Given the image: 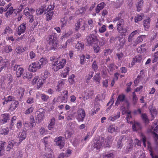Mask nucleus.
I'll list each match as a JSON object with an SVG mask.
<instances>
[{
  "label": "nucleus",
  "instance_id": "f257e3e1",
  "mask_svg": "<svg viewBox=\"0 0 158 158\" xmlns=\"http://www.w3.org/2000/svg\"><path fill=\"white\" fill-rule=\"evenodd\" d=\"M123 14L122 12L119 13L117 16L114 19L113 21L114 23L118 21L116 25L117 30L118 32L122 35H125L127 31V28L124 27L125 24L124 20L121 19Z\"/></svg>",
  "mask_w": 158,
  "mask_h": 158
},
{
  "label": "nucleus",
  "instance_id": "f03ea898",
  "mask_svg": "<svg viewBox=\"0 0 158 158\" xmlns=\"http://www.w3.org/2000/svg\"><path fill=\"white\" fill-rule=\"evenodd\" d=\"M47 40L48 44L51 47L52 49H55L57 48L59 41L56 33H52L49 35L47 38Z\"/></svg>",
  "mask_w": 158,
  "mask_h": 158
},
{
  "label": "nucleus",
  "instance_id": "7ed1b4c3",
  "mask_svg": "<svg viewBox=\"0 0 158 158\" xmlns=\"http://www.w3.org/2000/svg\"><path fill=\"white\" fill-rule=\"evenodd\" d=\"M66 63V60L65 59L56 60L52 64V69L54 71H57L63 68Z\"/></svg>",
  "mask_w": 158,
  "mask_h": 158
},
{
  "label": "nucleus",
  "instance_id": "20e7f679",
  "mask_svg": "<svg viewBox=\"0 0 158 158\" xmlns=\"http://www.w3.org/2000/svg\"><path fill=\"white\" fill-rule=\"evenodd\" d=\"M104 138L103 137H99L97 140H95L93 144V148L96 150L99 149L102 145L104 141Z\"/></svg>",
  "mask_w": 158,
  "mask_h": 158
},
{
  "label": "nucleus",
  "instance_id": "39448f33",
  "mask_svg": "<svg viewBox=\"0 0 158 158\" xmlns=\"http://www.w3.org/2000/svg\"><path fill=\"white\" fill-rule=\"evenodd\" d=\"M85 113L84 109H79L77 111L76 118L79 122H83L85 116Z\"/></svg>",
  "mask_w": 158,
  "mask_h": 158
},
{
  "label": "nucleus",
  "instance_id": "423d86ee",
  "mask_svg": "<svg viewBox=\"0 0 158 158\" xmlns=\"http://www.w3.org/2000/svg\"><path fill=\"white\" fill-rule=\"evenodd\" d=\"M38 78L39 77L38 76H35L32 81L33 85H34L36 84V89H38L42 87L44 81L43 79L40 78L38 79Z\"/></svg>",
  "mask_w": 158,
  "mask_h": 158
},
{
  "label": "nucleus",
  "instance_id": "0eeeda50",
  "mask_svg": "<svg viewBox=\"0 0 158 158\" xmlns=\"http://www.w3.org/2000/svg\"><path fill=\"white\" fill-rule=\"evenodd\" d=\"M145 73H145V71L143 69L140 71L137 78L134 81L135 86L137 85L140 81L143 80L145 78L146 76Z\"/></svg>",
  "mask_w": 158,
  "mask_h": 158
},
{
  "label": "nucleus",
  "instance_id": "6e6552de",
  "mask_svg": "<svg viewBox=\"0 0 158 158\" xmlns=\"http://www.w3.org/2000/svg\"><path fill=\"white\" fill-rule=\"evenodd\" d=\"M85 28V22L82 19H79L77 23L76 24V30L77 31L81 29L82 31H84Z\"/></svg>",
  "mask_w": 158,
  "mask_h": 158
},
{
  "label": "nucleus",
  "instance_id": "1a4fd4ad",
  "mask_svg": "<svg viewBox=\"0 0 158 158\" xmlns=\"http://www.w3.org/2000/svg\"><path fill=\"white\" fill-rule=\"evenodd\" d=\"M13 70L14 71H16V75L18 77H20L24 72L23 69L19 65L17 64H15L14 66Z\"/></svg>",
  "mask_w": 158,
  "mask_h": 158
},
{
  "label": "nucleus",
  "instance_id": "9d476101",
  "mask_svg": "<svg viewBox=\"0 0 158 158\" xmlns=\"http://www.w3.org/2000/svg\"><path fill=\"white\" fill-rule=\"evenodd\" d=\"M63 139L64 138L63 137L60 136L56 137L54 140L56 145L59 146L60 149L64 147L65 144Z\"/></svg>",
  "mask_w": 158,
  "mask_h": 158
},
{
  "label": "nucleus",
  "instance_id": "9b49d317",
  "mask_svg": "<svg viewBox=\"0 0 158 158\" xmlns=\"http://www.w3.org/2000/svg\"><path fill=\"white\" fill-rule=\"evenodd\" d=\"M38 112L36 119L37 120L38 123H40L43 120L44 118L45 110L43 109H39Z\"/></svg>",
  "mask_w": 158,
  "mask_h": 158
},
{
  "label": "nucleus",
  "instance_id": "f8f14e48",
  "mask_svg": "<svg viewBox=\"0 0 158 158\" xmlns=\"http://www.w3.org/2000/svg\"><path fill=\"white\" fill-rule=\"evenodd\" d=\"M40 65L37 62H34L31 64L29 67V70L31 72H35L38 69H40Z\"/></svg>",
  "mask_w": 158,
  "mask_h": 158
},
{
  "label": "nucleus",
  "instance_id": "ddd939ff",
  "mask_svg": "<svg viewBox=\"0 0 158 158\" xmlns=\"http://www.w3.org/2000/svg\"><path fill=\"white\" fill-rule=\"evenodd\" d=\"M10 114L8 113L2 114L0 117V122L2 124L6 123L10 119Z\"/></svg>",
  "mask_w": 158,
  "mask_h": 158
},
{
  "label": "nucleus",
  "instance_id": "4468645a",
  "mask_svg": "<svg viewBox=\"0 0 158 158\" xmlns=\"http://www.w3.org/2000/svg\"><path fill=\"white\" fill-rule=\"evenodd\" d=\"M86 40L87 42V44L89 46L92 45L97 40L96 37L93 35H88L87 37Z\"/></svg>",
  "mask_w": 158,
  "mask_h": 158
},
{
  "label": "nucleus",
  "instance_id": "2eb2a0df",
  "mask_svg": "<svg viewBox=\"0 0 158 158\" xmlns=\"http://www.w3.org/2000/svg\"><path fill=\"white\" fill-rule=\"evenodd\" d=\"M84 94V98L87 99H92L94 97V91L91 89H87L85 91Z\"/></svg>",
  "mask_w": 158,
  "mask_h": 158
},
{
  "label": "nucleus",
  "instance_id": "dca6fc26",
  "mask_svg": "<svg viewBox=\"0 0 158 158\" xmlns=\"http://www.w3.org/2000/svg\"><path fill=\"white\" fill-rule=\"evenodd\" d=\"M25 89L21 87H18L17 88L14 93L18 98H22L24 95Z\"/></svg>",
  "mask_w": 158,
  "mask_h": 158
},
{
  "label": "nucleus",
  "instance_id": "f3484780",
  "mask_svg": "<svg viewBox=\"0 0 158 158\" xmlns=\"http://www.w3.org/2000/svg\"><path fill=\"white\" fill-rule=\"evenodd\" d=\"M26 24L22 23L18 27L17 33L19 35L25 32L26 30Z\"/></svg>",
  "mask_w": 158,
  "mask_h": 158
},
{
  "label": "nucleus",
  "instance_id": "a211bd4d",
  "mask_svg": "<svg viewBox=\"0 0 158 158\" xmlns=\"http://www.w3.org/2000/svg\"><path fill=\"white\" fill-rule=\"evenodd\" d=\"M19 104V102L15 100L13 102H12L10 104L8 108V110L10 111H13L15 110Z\"/></svg>",
  "mask_w": 158,
  "mask_h": 158
},
{
  "label": "nucleus",
  "instance_id": "6ab92c4d",
  "mask_svg": "<svg viewBox=\"0 0 158 158\" xmlns=\"http://www.w3.org/2000/svg\"><path fill=\"white\" fill-rule=\"evenodd\" d=\"M126 96L123 94H119L117 98L115 103L116 105L118 106L121 102H123L125 100Z\"/></svg>",
  "mask_w": 158,
  "mask_h": 158
},
{
  "label": "nucleus",
  "instance_id": "aec40b11",
  "mask_svg": "<svg viewBox=\"0 0 158 158\" xmlns=\"http://www.w3.org/2000/svg\"><path fill=\"white\" fill-rule=\"evenodd\" d=\"M84 43L81 41H78L75 45L76 48L80 52H82L84 50Z\"/></svg>",
  "mask_w": 158,
  "mask_h": 158
},
{
  "label": "nucleus",
  "instance_id": "412c9836",
  "mask_svg": "<svg viewBox=\"0 0 158 158\" xmlns=\"http://www.w3.org/2000/svg\"><path fill=\"white\" fill-rule=\"evenodd\" d=\"M151 20L149 18L143 21V24L145 31H148L150 27Z\"/></svg>",
  "mask_w": 158,
  "mask_h": 158
},
{
  "label": "nucleus",
  "instance_id": "4be33fe9",
  "mask_svg": "<svg viewBox=\"0 0 158 158\" xmlns=\"http://www.w3.org/2000/svg\"><path fill=\"white\" fill-rule=\"evenodd\" d=\"M142 58L141 56H137L133 58L132 60L131 63V65L132 66L134 65L135 63L141 62Z\"/></svg>",
  "mask_w": 158,
  "mask_h": 158
},
{
  "label": "nucleus",
  "instance_id": "5701e85b",
  "mask_svg": "<svg viewBox=\"0 0 158 158\" xmlns=\"http://www.w3.org/2000/svg\"><path fill=\"white\" fill-rule=\"evenodd\" d=\"M13 33V30L11 27L7 26L4 30L2 33V35H7V36Z\"/></svg>",
  "mask_w": 158,
  "mask_h": 158
},
{
  "label": "nucleus",
  "instance_id": "b1692460",
  "mask_svg": "<svg viewBox=\"0 0 158 158\" xmlns=\"http://www.w3.org/2000/svg\"><path fill=\"white\" fill-rule=\"evenodd\" d=\"M64 79H61L59 81L58 84L57 85V88L56 89V91H61L62 88L64 87Z\"/></svg>",
  "mask_w": 158,
  "mask_h": 158
},
{
  "label": "nucleus",
  "instance_id": "393cba45",
  "mask_svg": "<svg viewBox=\"0 0 158 158\" xmlns=\"http://www.w3.org/2000/svg\"><path fill=\"white\" fill-rule=\"evenodd\" d=\"M132 129L134 131H137L141 129V126L139 123L135 122L132 126Z\"/></svg>",
  "mask_w": 158,
  "mask_h": 158
},
{
  "label": "nucleus",
  "instance_id": "a878e982",
  "mask_svg": "<svg viewBox=\"0 0 158 158\" xmlns=\"http://www.w3.org/2000/svg\"><path fill=\"white\" fill-rule=\"evenodd\" d=\"M117 130L118 127L112 124L108 127V131L111 133L116 132Z\"/></svg>",
  "mask_w": 158,
  "mask_h": 158
},
{
  "label": "nucleus",
  "instance_id": "bb28decb",
  "mask_svg": "<svg viewBox=\"0 0 158 158\" xmlns=\"http://www.w3.org/2000/svg\"><path fill=\"white\" fill-rule=\"evenodd\" d=\"M46 7L44 6H42L37 9L36 10V14L37 15L42 14L46 10Z\"/></svg>",
  "mask_w": 158,
  "mask_h": 158
},
{
  "label": "nucleus",
  "instance_id": "cd10ccee",
  "mask_svg": "<svg viewBox=\"0 0 158 158\" xmlns=\"http://www.w3.org/2000/svg\"><path fill=\"white\" fill-rule=\"evenodd\" d=\"M19 137V141L21 142L23 140L25 139L27 136L26 133L24 131H23L19 133L18 135Z\"/></svg>",
  "mask_w": 158,
  "mask_h": 158
},
{
  "label": "nucleus",
  "instance_id": "c85d7f7f",
  "mask_svg": "<svg viewBox=\"0 0 158 158\" xmlns=\"http://www.w3.org/2000/svg\"><path fill=\"white\" fill-rule=\"evenodd\" d=\"M153 130L156 132L158 131V120H155L152 124L151 126V131Z\"/></svg>",
  "mask_w": 158,
  "mask_h": 158
},
{
  "label": "nucleus",
  "instance_id": "c756f323",
  "mask_svg": "<svg viewBox=\"0 0 158 158\" xmlns=\"http://www.w3.org/2000/svg\"><path fill=\"white\" fill-rule=\"evenodd\" d=\"M37 62L39 63V65H40V68H41L43 67V65L48 63V60L46 57H42L39 60V62Z\"/></svg>",
  "mask_w": 158,
  "mask_h": 158
},
{
  "label": "nucleus",
  "instance_id": "7c9ffc66",
  "mask_svg": "<svg viewBox=\"0 0 158 158\" xmlns=\"http://www.w3.org/2000/svg\"><path fill=\"white\" fill-rule=\"evenodd\" d=\"M13 78L12 76L10 74H7L5 76L4 82L5 83H8L9 85H10V83L12 82Z\"/></svg>",
  "mask_w": 158,
  "mask_h": 158
},
{
  "label": "nucleus",
  "instance_id": "2f4dec72",
  "mask_svg": "<svg viewBox=\"0 0 158 158\" xmlns=\"http://www.w3.org/2000/svg\"><path fill=\"white\" fill-rule=\"evenodd\" d=\"M113 139L111 136H108L106 137L105 139V142L107 143L106 144L105 147H106L109 148L110 147L111 145Z\"/></svg>",
  "mask_w": 158,
  "mask_h": 158
},
{
  "label": "nucleus",
  "instance_id": "473e14b6",
  "mask_svg": "<svg viewBox=\"0 0 158 158\" xmlns=\"http://www.w3.org/2000/svg\"><path fill=\"white\" fill-rule=\"evenodd\" d=\"M105 4L104 2H102L101 3L98 4L96 8V12L97 13L99 12L100 10H102L105 6Z\"/></svg>",
  "mask_w": 158,
  "mask_h": 158
},
{
  "label": "nucleus",
  "instance_id": "72a5a7b5",
  "mask_svg": "<svg viewBox=\"0 0 158 158\" xmlns=\"http://www.w3.org/2000/svg\"><path fill=\"white\" fill-rule=\"evenodd\" d=\"M120 112H118L117 113L114 115H112L109 117V119L110 120L112 121H114L117 119H118L120 117Z\"/></svg>",
  "mask_w": 158,
  "mask_h": 158
},
{
  "label": "nucleus",
  "instance_id": "f704fd0d",
  "mask_svg": "<svg viewBox=\"0 0 158 158\" xmlns=\"http://www.w3.org/2000/svg\"><path fill=\"white\" fill-rule=\"evenodd\" d=\"M9 132V129L8 127H2L0 129V134L2 135H6L8 134Z\"/></svg>",
  "mask_w": 158,
  "mask_h": 158
},
{
  "label": "nucleus",
  "instance_id": "c9c22d12",
  "mask_svg": "<svg viewBox=\"0 0 158 158\" xmlns=\"http://www.w3.org/2000/svg\"><path fill=\"white\" fill-rule=\"evenodd\" d=\"M93 79L94 82L97 83L98 84H99L101 79V78L100 76V73H97L93 77Z\"/></svg>",
  "mask_w": 158,
  "mask_h": 158
},
{
  "label": "nucleus",
  "instance_id": "e433bc0d",
  "mask_svg": "<svg viewBox=\"0 0 158 158\" xmlns=\"http://www.w3.org/2000/svg\"><path fill=\"white\" fill-rule=\"evenodd\" d=\"M6 144V143L3 141L0 142V156H2L4 151V146Z\"/></svg>",
  "mask_w": 158,
  "mask_h": 158
},
{
  "label": "nucleus",
  "instance_id": "4c0bfd02",
  "mask_svg": "<svg viewBox=\"0 0 158 158\" xmlns=\"http://www.w3.org/2000/svg\"><path fill=\"white\" fill-rule=\"evenodd\" d=\"M15 143V142L14 140L9 141L8 142V145L6 148V150L7 151H10L11 149L13 148Z\"/></svg>",
  "mask_w": 158,
  "mask_h": 158
},
{
  "label": "nucleus",
  "instance_id": "58836bf2",
  "mask_svg": "<svg viewBox=\"0 0 158 158\" xmlns=\"http://www.w3.org/2000/svg\"><path fill=\"white\" fill-rule=\"evenodd\" d=\"M70 68L69 67L65 68L64 72L61 74V77L62 78H65L67 77L68 75L69 74Z\"/></svg>",
  "mask_w": 158,
  "mask_h": 158
},
{
  "label": "nucleus",
  "instance_id": "ea45409f",
  "mask_svg": "<svg viewBox=\"0 0 158 158\" xmlns=\"http://www.w3.org/2000/svg\"><path fill=\"white\" fill-rule=\"evenodd\" d=\"M27 49V48L26 47H23L18 46L16 47V50L17 53H21L23 52Z\"/></svg>",
  "mask_w": 158,
  "mask_h": 158
},
{
  "label": "nucleus",
  "instance_id": "a19ab883",
  "mask_svg": "<svg viewBox=\"0 0 158 158\" xmlns=\"http://www.w3.org/2000/svg\"><path fill=\"white\" fill-rule=\"evenodd\" d=\"M30 123L31 126L30 128L31 129H32L35 127L36 125V123L35 122V120L33 116H31L30 118Z\"/></svg>",
  "mask_w": 158,
  "mask_h": 158
},
{
  "label": "nucleus",
  "instance_id": "79ce46f5",
  "mask_svg": "<svg viewBox=\"0 0 158 158\" xmlns=\"http://www.w3.org/2000/svg\"><path fill=\"white\" fill-rule=\"evenodd\" d=\"M15 10V9H13V8L12 6L10 7L9 8L8 10L5 14V16L6 18H8L10 15H11L13 14L14 11Z\"/></svg>",
  "mask_w": 158,
  "mask_h": 158
},
{
  "label": "nucleus",
  "instance_id": "37998d69",
  "mask_svg": "<svg viewBox=\"0 0 158 158\" xmlns=\"http://www.w3.org/2000/svg\"><path fill=\"white\" fill-rule=\"evenodd\" d=\"M143 2L144 1L143 0H141L138 2L136 4L137 11H139L141 10Z\"/></svg>",
  "mask_w": 158,
  "mask_h": 158
},
{
  "label": "nucleus",
  "instance_id": "c03bdc74",
  "mask_svg": "<svg viewBox=\"0 0 158 158\" xmlns=\"http://www.w3.org/2000/svg\"><path fill=\"white\" fill-rule=\"evenodd\" d=\"M148 148L150 153V155L152 158H154V155L151 144L149 141H147Z\"/></svg>",
  "mask_w": 158,
  "mask_h": 158
},
{
  "label": "nucleus",
  "instance_id": "a18cd8bd",
  "mask_svg": "<svg viewBox=\"0 0 158 158\" xmlns=\"http://www.w3.org/2000/svg\"><path fill=\"white\" fill-rule=\"evenodd\" d=\"M138 98L135 92L132 93V103L134 105L137 104L138 102Z\"/></svg>",
  "mask_w": 158,
  "mask_h": 158
},
{
  "label": "nucleus",
  "instance_id": "49530a36",
  "mask_svg": "<svg viewBox=\"0 0 158 158\" xmlns=\"http://www.w3.org/2000/svg\"><path fill=\"white\" fill-rule=\"evenodd\" d=\"M3 51L5 52L6 53H9L12 51V47L10 45H7L4 48Z\"/></svg>",
  "mask_w": 158,
  "mask_h": 158
},
{
  "label": "nucleus",
  "instance_id": "de8ad7c7",
  "mask_svg": "<svg viewBox=\"0 0 158 158\" xmlns=\"http://www.w3.org/2000/svg\"><path fill=\"white\" fill-rule=\"evenodd\" d=\"M53 14V11H47V14L46 15V20L49 21L51 20L52 19Z\"/></svg>",
  "mask_w": 158,
  "mask_h": 158
},
{
  "label": "nucleus",
  "instance_id": "09e8293b",
  "mask_svg": "<svg viewBox=\"0 0 158 158\" xmlns=\"http://www.w3.org/2000/svg\"><path fill=\"white\" fill-rule=\"evenodd\" d=\"M103 158H114V155L113 153H110L107 154L104 153Z\"/></svg>",
  "mask_w": 158,
  "mask_h": 158
},
{
  "label": "nucleus",
  "instance_id": "8fccbe9b",
  "mask_svg": "<svg viewBox=\"0 0 158 158\" xmlns=\"http://www.w3.org/2000/svg\"><path fill=\"white\" fill-rule=\"evenodd\" d=\"M55 119L54 118H53L51 119L50 124L48 126V127L49 130H51L52 129L53 127V126L55 124Z\"/></svg>",
  "mask_w": 158,
  "mask_h": 158
},
{
  "label": "nucleus",
  "instance_id": "3c124183",
  "mask_svg": "<svg viewBox=\"0 0 158 158\" xmlns=\"http://www.w3.org/2000/svg\"><path fill=\"white\" fill-rule=\"evenodd\" d=\"M140 137L141 138V140L143 142V146L145 147H146V138L145 136L142 133H141L140 135Z\"/></svg>",
  "mask_w": 158,
  "mask_h": 158
},
{
  "label": "nucleus",
  "instance_id": "603ef678",
  "mask_svg": "<svg viewBox=\"0 0 158 158\" xmlns=\"http://www.w3.org/2000/svg\"><path fill=\"white\" fill-rule=\"evenodd\" d=\"M50 75V73L47 70H45L44 73V75L42 76V78L44 80L47 78Z\"/></svg>",
  "mask_w": 158,
  "mask_h": 158
},
{
  "label": "nucleus",
  "instance_id": "864d4df0",
  "mask_svg": "<svg viewBox=\"0 0 158 158\" xmlns=\"http://www.w3.org/2000/svg\"><path fill=\"white\" fill-rule=\"evenodd\" d=\"M143 15H137L136 16L135 18V23H137L139 21L143 19Z\"/></svg>",
  "mask_w": 158,
  "mask_h": 158
},
{
  "label": "nucleus",
  "instance_id": "5fc2aeb1",
  "mask_svg": "<svg viewBox=\"0 0 158 158\" xmlns=\"http://www.w3.org/2000/svg\"><path fill=\"white\" fill-rule=\"evenodd\" d=\"M40 97L42 100L44 102H47L49 98L48 96L44 94H41Z\"/></svg>",
  "mask_w": 158,
  "mask_h": 158
},
{
  "label": "nucleus",
  "instance_id": "6e6d98bb",
  "mask_svg": "<svg viewBox=\"0 0 158 158\" xmlns=\"http://www.w3.org/2000/svg\"><path fill=\"white\" fill-rule=\"evenodd\" d=\"M109 68L110 71H113L114 70H115V68L116 69H117L118 67L117 66H116L113 63H111L109 64L108 66Z\"/></svg>",
  "mask_w": 158,
  "mask_h": 158
},
{
  "label": "nucleus",
  "instance_id": "4d7b16f0",
  "mask_svg": "<svg viewBox=\"0 0 158 158\" xmlns=\"http://www.w3.org/2000/svg\"><path fill=\"white\" fill-rule=\"evenodd\" d=\"M146 35H142L139 37L137 38V42L138 43H140L142 42L143 40V39L145 38Z\"/></svg>",
  "mask_w": 158,
  "mask_h": 158
},
{
  "label": "nucleus",
  "instance_id": "13d9d810",
  "mask_svg": "<svg viewBox=\"0 0 158 158\" xmlns=\"http://www.w3.org/2000/svg\"><path fill=\"white\" fill-rule=\"evenodd\" d=\"M141 117L144 121L146 123L148 122V116L145 114H141Z\"/></svg>",
  "mask_w": 158,
  "mask_h": 158
},
{
  "label": "nucleus",
  "instance_id": "bf43d9fd",
  "mask_svg": "<svg viewBox=\"0 0 158 158\" xmlns=\"http://www.w3.org/2000/svg\"><path fill=\"white\" fill-rule=\"evenodd\" d=\"M150 112L152 117L153 119L154 118V116H156L157 114V112L156 109H153L150 110Z\"/></svg>",
  "mask_w": 158,
  "mask_h": 158
},
{
  "label": "nucleus",
  "instance_id": "052dcab7",
  "mask_svg": "<svg viewBox=\"0 0 158 158\" xmlns=\"http://www.w3.org/2000/svg\"><path fill=\"white\" fill-rule=\"evenodd\" d=\"M94 74V72L93 71H91L89 72V73L86 76L85 78L87 80H90L91 78L93 77V75Z\"/></svg>",
  "mask_w": 158,
  "mask_h": 158
},
{
  "label": "nucleus",
  "instance_id": "680f3d73",
  "mask_svg": "<svg viewBox=\"0 0 158 158\" xmlns=\"http://www.w3.org/2000/svg\"><path fill=\"white\" fill-rule=\"evenodd\" d=\"M27 0H22V4L20 5V6L19 7V11H21L22 10L23 7L26 6L27 5L26 3Z\"/></svg>",
  "mask_w": 158,
  "mask_h": 158
},
{
  "label": "nucleus",
  "instance_id": "e2e57ef3",
  "mask_svg": "<svg viewBox=\"0 0 158 158\" xmlns=\"http://www.w3.org/2000/svg\"><path fill=\"white\" fill-rule=\"evenodd\" d=\"M34 108L32 106H31L27 110L24 112L25 114H27L31 113L33 111Z\"/></svg>",
  "mask_w": 158,
  "mask_h": 158
},
{
  "label": "nucleus",
  "instance_id": "0e129e2a",
  "mask_svg": "<svg viewBox=\"0 0 158 158\" xmlns=\"http://www.w3.org/2000/svg\"><path fill=\"white\" fill-rule=\"evenodd\" d=\"M123 3V0H116V4L117 8L120 7Z\"/></svg>",
  "mask_w": 158,
  "mask_h": 158
},
{
  "label": "nucleus",
  "instance_id": "69168bd1",
  "mask_svg": "<svg viewBox=\"0 0 158 158\" xmlns=\"http://www.w3.org/2000/svg\"><path fill=\"white\" fill-rule=\"evenodd\" d=\"M47 130H46L44 128L42 127L39 130V132L41 135H44L46 133Z\"/></svg>",
  "mask_w": 158,
  "mask_h": 158
},
{
  "label": "nucleus",
  "instance_id": "338daca9",
  "mask_svg": "<svg viewBox=\"0 0 158 158\" xmlns=\"http://www.w3.org/2000/svg\"><path fill=\"white\" fill-rule=\"evenodd\" d=\"M29 10V8L28 7H26L24 10L23 13L26 16H28L31 15Z\"/></svg>",
  "mask_w": 158,
  "mask_h": 158
},
{
  "label": "nucleus",
  "instance_id": "774afa93",
  "mask_svg": "<svg viewBox=\"0 0 158 158\" xmlns=\"http://www.w3.org/2000/svg\"><path fill=\"white\" fill-rule=\"evenodd\" d=\"M44 158H55L54 156L51 153H46L44 155Z\"/></svg>",
  "mask_w": 158,
  "mask_h": 158
}]
</instances>
